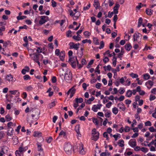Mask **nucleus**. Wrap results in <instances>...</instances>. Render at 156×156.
Instances as JSON below:
<instances>
[{"instance_id": "obj_37", "label": "nucleus", "mask_w": 156, "mask_h": 156, "mask_svg": "<svg viewBox=\"0 0 156 156\" xmlns=\"http://www.w3.org/2000/svg\"><path fill=\"white\" fill-rule=\"evenodd\" d=\"M104 68L105 71H106V70H110L111 69V67L110 65H108L107 66H105L104 67Z\"/></svg>"}, {"instance_id": "obj_54", "label": "nucleus", "mask_w": 156, "mask_h": 156, "mask_svg": "<svg viewBox=\"0 0 156 156\" xmlns=\"http://www.w3.org/2000/svg\"><path fill=\"white\" fill-rule=\"evenodd\" d=\"M130 130V128L128 126H126L124 129V131L126 132H129Z\"/></svg>"}, {"instance_id": "obj_25", "label": "nucleus", "mask_w": 156, "mask_h": 156, "mask_svg": "<svg viewBox=\"0 0 156 156\" xmlns=\"http://www.w3.org/2000/svg\"><path fill=\"white\" fill-rule=\"evenodd\" d=\"M75 100V101L79 103H81L83 101V98H76Z\"/></svg>"}, {"instance_id": "obj_30", "label": "nucleus", "mask_w": 156, "mask_h": 156, "mask_svg": "<svg viewBox=\"0 0 156 156\" xmlns=\"http://www.w3.org/2000/svg\"><path fill=\"white\" fill-rule=\"evenodd\" d=\"M12 76L11 75H8L6 76V80L9 81H12Z\"/></svg>"}, {"instance_id": "obj_26", "label": "nucleus", "mask_w": 156, "mask_h": 156, "mask_svg": "<svg viewBox=\"0 0 156 156\" xmlns=\"http://www.w3.org/2000/svg\"><path fill=\"white\" fill-rule=\"evenodd\" d=\"M34 136L35 137L40 136H41V133L38 131H35Z\"/></svg>"}, {"instance_id": "obj_52", "label": "nucleus", "mask_w": 156, "mask_h": 156, "mask_svg": "<svg viewBox=\"0 0 156 156\" xmlns=\"http://www.w3.org/2000/svg\"><path fill=\"white\" fill-rule=\"evenodd\" d=\"M142 151L146 153L148 151V149L147 148L143 147L140 148V149Z\"/></svg>"}, {"instance_id": "obj_59", "label": "nucleus", "mask_w": 156, "mask_h": 156, "mask_svg": "<svg viewBox=\"0 0 156 156\" xmlns=\"http://www.w3.org/2000/svg\"><path fill=\"white\" fill-rule=\"evenodd\" d=\"M119 93L121 94H122L125 92V90L123 88H121L119 90Z\"/></svg>"}, {"instance_id": "obj_19", "label": "nucleus", "mask_w": 156, "mask_h": 156, "mask_svg": "<svg viewBox=\"0 0 156 156\" xmlns=\"http://www.w3.org/2000/svg\"><path fill=\"white\" fill-rule=\"evenodd\" d=\"M81 37L80 35L78 34L77 36H74L73 37V38L76 40L79 41L80 40Z\"/></svg>"}, {"instance_id": "obj_12", "label": "nucleus", "mask_w": 156, "mask_h": 156, "mask_svg": "<svg viewBox=\"0 0 156 156\" xmlns=\"http://www.w3.org/2000/svg\"><path fill=\"white\" fill-rule=\"evenodd\" d=\"M117 107L123 111H125L126 109V107L124 104L122 102L118 104Z\"/></svg>"}, {"instance_id": "obj_43", "label": "nucleus", "mask_w": 156, "mask_h": 156, "mask_svg": "<svg viewBox=\"0 0 156 156\" xmlns=\"http://www.w3.org/2000/svg\"><path fill=\"white\" fill-rule=\"evenodd\" d=\"M82 42L83 44L88 42L90 44L91 43V41L90 40H87V39L83 40Z\"/></svg>"}, {"instance_id": "obj_34", "label": "nucleus", "mask_w": 156, "mask_h": 156, "mask_svg": "<svg viewBox=\"0 0 156 156\" xmlns=\"http://www.w3.org/2000/svg\"><path fill=\"white\" fill-rule=\"evenodd\" d=\"M124 141L123 140H119L118 144L121 147H123L124 146Z\"/></svg>"}, {"instance_id": "obj_55", "label": "nucleus", "mask_w": 156, "mask_h": 156, "mask_svg": "<svg viewBox=\"0 0 156 156\" xmlns=\"http://www.w3.org/2000/svg\"><path fill=\"white\" fill-rule=\"evenodd\" d=\"M83 34L84 35L87 37V36H90V33L88 31H86L84 32Z\"/></svg>"}, {"instance_id": "obj_5", "label": "nucleus", "mask_w": 156, "mask_h": 156, "mask_svg": "<svg viewBox=\"0 0 156 156\" xmlns=\"http://www.w3.org/2000/svg\"><path fill=\"white\" fill-rule=\"evenodd\" d=\"M30 112H32L33 113L31 114V116L33 118L36 115L39 116L40 114V111L38 109L35 108H31L30 110Z\"/></svg>"}, {"instance_id": "obj_27", "label": "nucleus", "mask_w": 156, "mask_h": 156, "mask_svg": "<svg viewBox=\"0 0 156 156\" xmlns=\"http://www.w3.org/2000/svg\"><path fill=\"white\" fill-rule=\"evenodd\" d=\"M7 149V147L3 146L2 147L1 151H0V153H1L3 154H4L6 153V151H4V150H6Z\"/></svg>"}, {"instance_id": "obj_39", "label": "nucleus", "mask_w": 156, "mask_h": 156, "mask_svg": "<svg viewBox=\"0 0 156 156\" xmlns=\"http://www.w3.org/2000/svg\"><path fill=\"white\" fill-rule=\"evenodd\" d=\"M124 53V51L122 48L121 51L120 53L118 55V58H121L122 57V56Z\"/></svg>"}, {"instance_id": "obj_23", "label": "nucleus", "mask_w": 156, "mask_h": 156, "mask_svg": "<svg viewBox=\"0 0 156 156\" xmlns=\"http://www.w3.org/2000/svg\"><path fill=\"white\" fill-rule=\"evenodd\" d=\"M94 5L95 8L96 9H97L100 6V4L98 1H96L95 0L94 2Z\"/></svg>"}, {"instance_id": "obj_40", "label": "nucleus", "mask_w": 156, "mask_h": 156, "mask_svg": "<svg viewBox=\"0 0 156 156\" xmlns=\"http://www.w3.org/2000/svg\"><path fill=\"white\" fill-rule=\"evenodd\" d=\"M23 78L24 80H30V77L28 75H25L23 76Z\"/></svg>"}, {"instance_id": "obj_48", "label": "nucleus", "mask_w": 156, "mask_h": 156, "mask_svg": "<svg viewBox=\"0 0 156 156\" xmlns=\"http://www.w3.org/2000/svg\"><path fill=\"white\" fill-rule=\"evenodd\" d=\"M130 76L133 78H137L138 76L137 74L133 73H132L130 74Z\"/></svg>"}, {"instance_id": "obj_2", "label": "nucleus", "mask_w": 156, "mask_h": 156, "mask_svg": "<svg viewBox=\"0 0 156 156\" xmlns=\"http://www.w3.org/2000/svg\"><path fill=\"white\" fill-rule=\"evenodd\" d=\"M72 146L70 143H66L64 145V149L66 153L68 154H71Z\"/></svg>"}, {"instance_id": "obj_10", "label": "nucleus", "mask_w": 156, "mask_h": 156, "mask_svg": "<svg viewBox=\"0 0 156 156\" xmlns=\"http://www.w3.org/2000/svg\"><path fill=\"white\" fill-rule=\"evenodd\" d=\"M83 146V144L80 145L78 147V148L77 149V151L81 154H84L85 153Z\"/></svg>"}, {"instance_id": "obj_46", "label": "nucleus", "mask_w": 156, "mask_h": 156, "mask_svg": "<svg viewBox=\"0 0 156 156\" xmlns=\"http://www.w3.org/2000/svg\"><path fill=\"white\" fill-rule=\"evenodd\" d=\"M59 136L63 135V136L65 138L66 136V133L63 131V130H62L59 134Z\"/></svg>"}, {"instance_id": "obj_33", "label": "nucleus", "mask_w": 156, "mask_h": 156, "mask_svg": "<svg viewBox=\"0 0 156 156\" xmlns=\"http://www.w3.org/2000/svg\"><path fill=\"white\" fill-rule=\"evenodd\" d=\"M94 99V98L92 96L88 100H87V103L90 104L91 103V101H93Z\"/></svg>"}, {"instance_id": "obj_21", "label": "nucleus", "mask_w": 156, "mask_h": 156, "mask_svg": "<svg viewBox=\"0 0 156 156\" xmlns=\"http://www.w3.org/2000/svg\"><path fill=\"white\" fill-rule=\"evenodd\" d=\"M38 151L39 152L43 151V149L41 147V145L38 143L37 144Z\"/></svg>"}, {"instance_id": "obj_42", "label": "nucleus", "mask_w": 156, "mask_h": 156, "mask_svg": "<svg viewBox=\"0 0 156 156\" xmlns=\"http://www.w3.org/2000/svg\"><path fill=\"white\" fill-rule=\"evenodd\" d=\"M126 77L125 76L124 77H122L119 80V82L121 83L122 84L125 80H126Z\"/></svg>"}, {"instance_id": "obj_63", "label": "nucleus", "mask_w": 156, "mask_h": 156, "mask_svg": "<svg viewBox=\"0 0 156 156\" xmlns=\"http://www.w3.org/2000/svg\"><path fill=\"white\" fill-rule=\"evenodd\" d=\"M90 7V4H89L87 5L86 7H84L83 8V9L84 10H86L89 9Z\"/></svg>"}, {"instance_id": "obj_51", "label": "nucleus", "mask_w": 156, "mask_h": 156, "mask_svg": "<svg viewBox=\"0 0 156 156\" xmlns=\"http://www.w3.org/2000/svg\"><path fill=\"white\" fill-rule=\"evenodd\" d=\"M97 133H99L98 132L96 131V129L95 128L93 129L92 130V135H96Z\"/></svg>"}, {"instance_id": "obj_17", "label": "nucleus", "mask_w": 156, "mask_h": 156, "mask_svg": "<svg viewBox=\"0 0 156 156\" xmlns=\"http://www.w3.org/2000/svg\"><path fill=\"white\" fill-rule=\"evenodd\" d=\"M132 46L130 43L126 44L125 45V48L126 50L129 51L131 48Z\"/></svg>"}, {"instance_id": "obj_35", "label": "nucleus", "mask_w": 156, "mask_h": 156, "mask_svg": "<svg viewBox=\"0 0 156 156\" xmlns=\"http://www.w3.org/2000/svg\"><path fill=\"white\" fill-rule=\"evenodd\" d=\"M26 18L27 16H18L17 17V19L18 20H20L24 19Z\"/></svg>"}, {"instance_id": "obj_31", "label": "nucleus", "mask_w": 156, "mask_h": 156, "mask_svg": "<svg viewBox=\"0 0 156 156\" xmlns=\"http://www.w3.org/2000/svg\"><path fill=\"white\" fill-rule=\"evenodd\" d=\"M5 118L7 121H9L12 119V118L9 115H7L5 116Z\"/></svg>"}, {"instance_id": "obj_28", "label": "nucleus", "mask_w": 156, "mask_h": 156, "mask_svg": "<svg viewBox=\"0 0 156 156\" xmlns=\"http://www.w3.org/2000/svg\"><path fill=\"white\" fill-rule=\"evenodd\" d=\"M146 13L149 15H151L152 14L153 11L151 9H147L146 10Z\"/></svg>"}, {"instance_id": "obj_1", "label": "nucleus", "mask_w": 156, "mask_h": 156, "mask_svg": "<svg viewBox=\"0 0 156 156\" xmlns=\"http://www.w3.org/2000/svg\"><path fill=\"white\" fill-rule=\"evenodd\" d=\"M72 79V74L70 70L69 69H67L64 76V79L66 82L70 83Z\"/></svg>"}, {"instance_id": "obj_7", "label": "nucleus", "mask_w": 156, "mask_h": 156, "mask_svg": "<svg viewBox=\"0 0 156 156\" xmlns=\"http://www.w3.org/2000/svg\"><path fill=\"white\" fill-rule=\"evenodd\" d=\"M40 19L39 21V24L41 25L45 23L48 20V17L45 16H43L40 17Z\"/></svg>"}, {"instance_id": "obj_61", "label": "nucleus", "mask_w": 156, "mask_h": 156, "mask_svg": "<svg viewBox=\"0 0 156 156\" xmlns=\"http://www.w3.org/2000/svg\"><path fill=\"white\" fill-rule=\"evenodd\" d=\"M103 136L105 137L106 138V140H108V134L107 132H105L103 134Z\"/></svg>"}, {"instance_id": "obj_41", "label": "nucleus", "mask_w": 156, "mask_h": 156, "mask_svg": "<svg viewBox=\"0 0 156 156\" xmlns=\"http://www.w3.org/2000/svg\"><path fill=\"white\" fill-rule=\"evenodd\" d=\"M150 77L149 75L148 74L146 73L144 75V78L145 80H147Z\"/></svg>"}, {"instance_id": "obj_3", "label": "nucleus", "mask_w": 156, "mask_h": 156, "mask_svg": "<svg viewBox=\"0 0 156 156\" xmlns=\"http://www.w3.org/2000/svg\"><path fill=\"white\" fill-rule=\"evenodd\" d=\"M142 35L138 32H136L133 35V41H137L140 43L141 42Z\"/></svg>"}, {"instance_id": "obj_6", "label": "nucleus", "mask_w": 156, "mask_h": 156, "mask_svg": "<svg viewBox=\"0 0 156 156\" xmlns=\"http://www.w3.org/2000/svg\"><path fill=\"white\" fill-rule=\"evenodd\" d=\"M40 55V54L39 53L37 54L36 53H34L33 54H29V55L31 58L34 62L39 59V56Z\"/></svg>"}, {"instance_id": "obj_58", "label": "nucleus", "mask_w": 156, "mask_h": 156, "mask_svg": "<svg viewBox=\"0 0 156 156\" xmlns=\"http://www.w3.org/2000/svg\"><path fill=\"white\" fill-rule=\"evenodd\" d=\"M145 125L146 126H150L151 125V123L150 121H148L145 122Z\"/></svg>"}, {"instance_id": "obj_22", "label": "nucleus", "mask_w": 156, "mask_h": 156, "mask_svg": "<svg viewBox=\"0 0 156 156\" xmlns=\"http://www.w3.org/2000/svg\"><path fill=\"white\" fill-rule=\"evenodd\" d=\"M132 95V91L130 90H128L126 94V96L127 97H130Z\"/></svg>"}, {"instance_id": "obj_9", "label": "nucleus", "mask_w": 156, "mask_h": 156, "mask_svg": "<svg viewBox=\"0 0 156 156\" xmlns=\"http://www.w3.org/2000/svg\"><path fill=\"white\" fill-rule=\"evenodd\" d=\"M75 86H73L67 92V95H69L70 94V98H72L75 93L76 89L74 88Z\"/></svg>"}, {"instance_id": "obj_13", "label": "nucleus", "mask_w": 156, "mask_h": 156, "mask_svg": "<svg viewBox=\"0 0 156 156\" xmlns=\"http://www.w3.org/2000/svg\"><path fill=\"white\" fill-rule=\"evenodd\" d=\"M14 132V130L12 128H9L8 130L7 135L8 136H11L13 135Z\"/></svg>"}, {"instance_id": "obj_44", "label": "nucleus", "mask_w": 156, "mask_h": 156, "mask_svg": "<svg viewBox=\"0 0 156 156\" xmlns=\"http://www.w3.org/2000/svg\"><path fill=\"white\" fill-rule=\"evenodd\" d=\"M99 65L101 66V65L99 64L96 67V70L95 71V72H97L98 74H100V70L99 69Z\"/></svg>"}, {"instance_id": "obj_20", "label": "nucleus", "mask_w": 156, "mask_h": 156, "mask_svg": "<svg viewBox=\"0 0 156 156\" xmlns=\"http://www.w3.org/2000/svg\"><path fill=\"white\" fill-rule=\"evenodd\" d=\"M55 100L50 103L48 105V108H51L55 105Z\"/></svg>"}, {"instance_id": "obj_47", "label": "nucleus", "mask_w": 156, "mask_h": 156, "mask_svg": "<svg viewBox=\"0 0 156 156\" xmlns=\"http://www.w3.org/2000/svg\"><path fill=\"white\" fill-rule=\"evenodd\" d=\"M92 110L94 112H97V109H98L97 106L96 105H93V107L92 108Z\"/></svg>"}, {"instance_id": "obj_14", "label": "nucleus", "mask_w": 156, "mask_h": 156, "mask_svg": "<svg viewBox=\"0 0 156 156\" xmlns=\"http://www.w3.org/2000/svg\"><path fill=\"white\" fill-rule=\"evenodd\" d=\"M30 70V68L28 66H26L25 68L23 69L21 71L23 74H25L27 72H28Z\"/></svg>"}, {"instance_id": "obj_8", "label": "nucleus", "mask_w": 156, "mask_h": 156, "mask_svg": "<svg viewBox=\"0 0 156 156\" xmlns=\"http://www.w3.org/2000/svg\"><path fill=\"white\" fill-rule=\"evenodd\" d=\"M69 45L70 46L69 48L70 49L74 48L76 50H78L79 48L80 45L79 43L77 44H74L73 42H71L69 43Z\"/></svg>"}, {"instance_id": "obj_64", "label": "nucleus", "mask_w": 156, "mask_h": 156, "mask_svg": "<svg viewBox=\"0 0 156 156\" xmlns=\"http://www.w3.org/2000/svg\"><path fill=\"white\" fill-rule=\"evenodd\" d=\"M44 153L43 151L40 152L37 155V156H44Z\"/></svg>"}, {"instance_id": "obj_4", "label": "nucleus", "mask_w": 156, "mask_h": 156, "mask_svg": "<svg viewBox=\"0 0 156 156\" xmlns=\"http://www.w3.org/2000/svg\"><path fill=\"white\" fill-rule=\"evenodd\" d=\"M77 57H70L69 59V62H70L73 68H75L76 67V64L77 63Z\"/></svg>"}, {"instance_id": "obj_62", "label": "nucleus", "mask_w": 156, "mask_h": 156, "mask_svg": "<svg viewBox=\"0 0 156 156\" xmlns=\"http://www.w3.org/2000/svg\"><path fill=\"white\" fill-rule=\"evenodd\" d=\"M51 80L52 83H55L57 81L56 77L55 76H53L51 79Z\"/></svg>"}, {"instance_id": "obj_24", "label": "nucleus", "mask_w": 156, "mask_h": 156, "mask_svg": "<svg viewBox=\"0 0 156 156\" xmlns=\"http://www.w3.org/2000/svg\"><path fill=\"white\" fill-rule=\"evenodd\" d=\"M143 22V19L141 17H140L138 21V25L137 26L138 27H139L142 25Z\"/></svg>"}, {"instance_id": "obj_56", "label": "nucleus", "mask_w": 156, "mask_h": 156, "mask_svg": "<svg viewBox=\"0 0 156 156\" xmlns=\"http://www.w3.org/2000/svg\"><path fill=\"white\" fill-rule=\"evenodd\" d=\"M51 5L53 7H55L56 6L57 4L56 3L54 0H52L51 1Z\"/></svg>"}, {"instance_id": "obj_53", "label": "nucleus", "mask_w": 156, "mask_h": 156, "mask_svg": "<svg viewBox=\"0 0 156 156\" xmlns=\"http://www.w3.org/2000/svg\"><path fill=\"white\" fill-rule=\"evenodd\" d=\"M93 122L96 125H98V121L97 119L94 118L93 119Z\"/></svg>"}, {"instance_id": "obj_45", "label": "nucleus", "mask_w": 156, "mask_h": 156, "mask_svg": "<svg viewBox=\"0 0 156 156\" xmlns=\"http://www.w3.org/2000/svg\"><path fill=\"white\" fill-rule=\"evenodd\" d=\"M156 98V97L155 96L151 94L150 96L149 100L150 101H152L155 99Z\"/></svg>"}, {"instance_id": "obj_32", "label": "nucleus", "mask_w": 156, "mask_h": 156, "mask_svg": "<svg viewBox=\"0 0 156 156\" xmlns=\"http://www.w3.org/2000/svg\"><path fill=\"white\" fill-rule=\"evenodd\" d=\"M112 112L115 115H116L118 113V109L116 107H114L112 109Z\"/></svg>"}, {"instance_id": "obj_50", "label": "nucleus", "mask_w": 156, "mask_h": 156, "mask_svg": "<svg viewBox=\"0 0 156 156\" xmlns=\"http://www.w3.org/2000/svg\"><path fill=\"white\" fill-rule=\"evenodd\" d=\"M104 43L103 41H101L100 43V46L99 48L100 49H101L104 48Z\"/></svg>"}, {"instance_id": "obj_57", "label": "nucleus", "mask_w": 156, "mask_h": 156, "mask_svg": "<svg viewBox=\"0 0 156 156\" xmlns=\"http://www.w3.org/2000/svg\"><path fill=\"white\" fill-rule=\"evenodd\" d=\"M149 129L150 131L152 132H156V129H154V127L152 126L149 128Z\"/></svg>"}, {"instance_id": "obj_60", "label": "nucleus", "mask_w": 156, "mask_h": 156, "mask_svg": "<svg viewBox=\"0 0 156 156\" xmlns=\"http://www.w3.org/2000/svg\"><path fill=\"white\" fill-rule=\"evenodd\" d=\"M112 102L110 101L106 105V106L107 108H109L112 105Z\"/></svg>"}, {"instance_id": "obj_49", "label": "nucleus", "mask_w": 156, "mask_h": 156, "mask_svg": "<svg viewBox=\"0 0 156 156\" xmlns=\"http://www.w3.org/2000/svg\"><path fill=\"white\" fill-rule=\"evenodd\" d=\"M72 31L71 30H69L66 33V36L68 37H70L72 36L71 35Z\"/></svg>"}, {"instance_id": "obj_11", "label": "nucleus", "mask_w": 156, "mask_h": 156, "mask_svg": "<svg viewBox=\"0 0 156 156\" xmlns=\"http://www.w3.org/2000/svg\"><path fill=\"white\" fill-rule=\"evenodd\" d=\"M129 145L132 147H134L136 145V142L135 140L131 139L129 142Z\"/></svg>"}, {"instance_id": "obj_18", "label": "nucleus", "mask_w": 156, "mask_h": 156, "mask_svg": "<svg viewBox=\"0 0 156 156\" xmlns=\"http://www.w3.org/2000/svg\"><path fill=\"white\" fill-rule=\"evenodd\" d=\"M27 149L28 148L26 147H20L19 149V151L20 153H22V154L23 152L26 151Z\"/></svg>"}, {"instance_id": "obj_38", "label": "nucleus", "mask_w": 156, "mask_h": 156, "mask_svg": "<svg viewBox=\"0 0 156 156\" xmlns=\"http://www.w3.org/2000/svg\"><path fill=\"white\" fill-rule=\"evenodd\" d=\"M5 27L4 26L0 28V35L2 36L3 34L2 31H5Z\"/></svg>"}, {"instance_id": "obj_29", "label": "nucleus", "mask_w": 156, "mask_h": 156, "mask_svg": "<svg viewBox=\"0 0 156 156\" xmlns=\"http://www.w3.org/2000/svg\"><path fill=\"white\" fill-rule=\"evenodd\" d=\"M146 84H148L149 85H150V87H149L148 86H147V87L148 88H150L153 85V82L151 80H149L146 83Z\"/></svg>"}, {"instance_id": "obj_15", "label": "nucleus", "mask_w": 156, "mask_h": 156, "mask_svg": "<svg viewBox=\"0 0 156 156\" xmlns=\"http://www.w3.org/2000/svg\"><path fill=\"white\" fill-rule=\"evenodd\" d=\"M99 133H96V134L93 135L91 139L94 141H97L99 137Z\"/></svg>"}, {"instance_id": "obj_16", "label": "nucleus", "mask_w": 156, "mask_h": 156, "mask_svg": "<svg viewBox=\"0 0 156 156\" xmlns=\"http://www.w3.org/2000/svg\"><path fill=\"white\" fill-rule=\"evenodd\" d=\"M59 55L60 59L62 60H63L65 56V52L64 51H61Z\"/></svg>"}, {"instance_id": "obj_36", "label": "nucleus", "mask_w": 156, "mask_h": 156, "mask_svg": "<svg viewBox=\"0 0 156 156\" xmlns=\"http://www.w3.org/2000/svg\"><path fill=\"white\" fill-rule=\"evenodd\" d=\"M111 114L112 113L108 111L106 112L105 115L106 117L107 118H109L111 116Z\"/></svg>"}]
</instances>
